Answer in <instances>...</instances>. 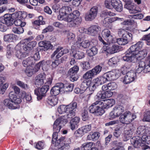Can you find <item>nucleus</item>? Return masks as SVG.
I'll list each match as a JSON object with an SVG mask.
<instances>
[{"label":"nucleus","instance_id":"f257e3e1","mask_svg":"<svg viewBox=\"0 0 150 150\" xmlns=\"http://www.w3.org/2000/svg\"><path fill=\"white\" fill-rule=\"evenodd\" d=\"M143 42L139 41L132 45L126 52L125 55L122 57L124 61L135 63L143 59L146 57L147 51L145 49L141 50Z\"/></svg>","mask_w":150,"mask_h":150},{"label":"nucleus","instance_id":"f03ea898","mask_svg":"<svg viewBox=\"0 0 150 150\" xmlns=\"http://www.w3.org/2000/svg\"><path fill=\"white\" fill-rule=\"evenodd\" d=\"M80 15V13L78 10L74 11L72 13L67 14L66 13L59 10L57 18L59 20L69 23L70 27L78 26L81 24L82 20L81 18L79 17Z\"/></svg>","mask_w":150,"mask_h":150},{"label":"nucleus","instance_id":"7ed1b4c3","mask_svg":"<svg viewBox=\"0 0 150 150\" xmlns=\"http://www.w3.org/2000/svg\"><path fill=\"white\" fill-rule=\"evenodd\" d=\"M35 41L31 42L29 39H26L20 41L16 46L15 48L16 51V57L19 59H22L26 57L28 53L25 52H22V49L25 51H29L35 47L36 44Z\"/></svg>","mask_w":150,"mask_h":150},{"label":"nucleus","instance_id":"20e7f679","mask_svg":"<svg viewBox=\"0 0 150 150\" xmlns=\"http://www.w3.org/2000/svg\"><path fill=\"white\" fill-rule=\"evenodd\" d=\"M120 74V72L118 69H113L104 74L102 76L94 79L93 81L97 85H102L108 81L116 79L119 77Z\"/></svg>","mask_w":150,"mask_h":150},{"label":"nucleus","instance_id":"39448f33","mask_svg":"<svg viewBox=\"0 0 150 150\" xmlns=\"http://www.w3.org/2000/svg\"><path fill=\"white\" fill-rule=\"evenodd\" d=\"M9 99H6L4 100L3 103L4 106L11 110L19 108V104L21 102L20 98L15 95L13 91L9 93Z\"/></svg>","mask_w":150,"mask_h":150},{"label":"nucleus","instance_id":"423d86ee","mask_svg":"<svg viewBox=\"0 0 150 150\" xmlns=\"http://www.w3.org/2000/svg\"><path fill=\"white\" fill-rule=\"evenodd\" d=\"M102 103L100 100L96 101L89 107V111L96 116L102 115L105 112L103 109Z\"/></svg>","mask_w":150,"mask_h":150},{"label":"nucleus","instance_id":"0eeeda50","mask_svg":"<svg viewBox=\"0 0 150 150\" xmlns=\"http://www.w3.org/2000/svg\"><path fill=\"white\" fill-rule=\"evenodd\" d=\"M41 66L43 71H47L48 69V66L46 64L45 62L43 60L36 64L32 70L29 67H27L25 70V73L28 76L30 77L37 72L40 69Z\"/></svg>","mask_w":150,"mask_h":150},{"label":"nucleus","instance_id":"6e6552de","mask_svg":"<svg viewBox=\"0 0 150 150\" xmlns=\"http://www.w3.org/2000/svg\"><path fill=\"white\" fill-rule=\"evenodd\" d=\"M77 40L74 45V47L76 48H87L90 46H93L91 42L88 40L83 41L85 39V36L84 35H79L77 36Z\"/></svg>","mask_w":150,"mask_h":150},{"label":"nucleus","instance_id":"1a4fd4ad","mask_svg":"<svg viewBox=\"0 0 150 150\" xmlns=\"http://www.w3.org/2000/svg\"><path fill=\"white\" fill-rule=\"evenodd\" d=\"M125 111V108L122 105H115L110 113V119H112L120 116Z\"/></svg>","mask_w":150,"mask_h":150},{"label":"nucleus","instance_id":"9d476101","mask_svg":"<svg viewBox=\"0 0 150 150\" xmlns=\"http://www.w3.org/2000/svg\"><path fill=\"white\" fill-rule=\"evenodd\" d=\"M136 118V115L129 111L125 112L120 117V121L123 124H129Z\"/></svg>","mask_w":150,"mask_h":150},{"label":"nucleus","instance_id":"9b49d317","mask_svg":"<svg viewBox=\"0 0 150 150\" xmlns=\"http://www.w3.org/2000/svg\"><path fill=\"white\" fill-rule=\"evenodd\" d=\"M74 109L71 111H68L67 113L68 114L64 115H62L56 120H58V122L59 125L62 126H64L68 122L67 119H71L74 117L75 114V113Z\"/></svg>","mask_w":150,"mask_h":150},{"label":"nucleus","instance_id":"f8f14e48","mask_svg":"<svg viewBox=\"0 0 150 150\" xmlns=\"http://www.w3.org/2000/svg\"><path fill=\"white\" fill-rule=\"evenodd\" d=\"M77 105V103L72 102L67 106L63 105H60L58 108V111L59 114H62L68 111H71L74 109L76 108Z\"/></svg>","mask_w":150,"mask_h":150},{"label":"nucleus","instance_id":"ddd939ff","mask_svg":"<svg viewBox=\"0 0 150 150\" xmlns=\"http://www.w3.org/2000/svg\"><path fill=\"white\" fill-rule=\"evenodd\" d=\"M102 35L109 44L115 42L116 38L109 30L105 29L103 30L102 32Z\"/></svg>","mask_w":150,"mask_h":150},{"label":"nucleus","instance_id":"4468645a","mask_svg":"<svg viewBox=\"0 0 150 150\" xmlns=\"http://www.w3.org/2000/svg\"><path fill=\"white\" fill-rule=\"evenodd\" d=\"M132 144L135 148H139L142 146V149L144 150H146L149 148V146L147 145L142 144L141 138L139 136L134 137L132 138L130 140Z\"/></svg>","mask_w":150,"mask_h":150},{"label":"nucleus","instance_id":"2eb2a0df","mask_svg":"<svg viewBox=\"0 0 150 150\" xmlns=\"http://www.w3.org/2000/svg\"><path fill=\"white\" fill-rule=\"evenodd\" d=\"M49 87L48 85H44L42 86L40 89L36 88L34 91L35 94L37 96V99L39 100L42 99L44 96Z\"/></svg>","mask_w":150,"mask_h":150},{"label":"nucleus","instance_id":"dca6fc26","mask_svg":"<svg viewBox=\"0 0 150 150\" xmlns=\"http://www.w3.org/2000/svg\"><path fill=\"white\" fill-rule=\"evenodd\" d=\"M64 84L62 83H58L51 90L50 93L54 96L58 95L60 93H64Z\"/></svg>","mask_w":150,"mask_h":150},{"label":"nucleus","instance_id":"f3484780","mask_svg":"<svg viewBox=\"0 0 150 150\" xmlns=\"http://www.w3.org/2000/svg\"><path fill=\"white\" fill-rule=\"evenodd\" d=\"M79 70V67L77 66H74L69 69L67 75L70 76L71 81L73 82L76 81L78 79V77L76 73Z\"/></svg>","mask_w":150,"mask_h":150},{"label":"nucleus","instance_id":"a211bd4d","mask_svg":"<svg viewBox=\"0 0 150 150\" xmlns=\"http://www.w3.org/2000/svg\"><path fill=\"white\" fill-rule=\"evenodd\" d=\"M62 126L59 125L58 122V120H56L54 122L53 125V129L54 133L52 135V143L53 144L55 141L58 139L57 133L59 132Z\"/></svg>","mask_w":150,"mask_h":150},{"label":"nucleus","instance_id":"6ab92c4d","mask_svg":"<svg viewBox=\"0 0 150 150\" xmlns=\"http://www.w3.org/2000/svg\"><path fill=\"white\" fill-rule=\"evenodd\" d=\"M136 78V73L133 71H131L127 73L124 77L123 82L125 84H127L133 81Z\"/></svg>","mask_w":150,"mask_h":150},{"label":"nucleus","instance_id":"aec40b11","mask_svg":"<svg viewBox=\"0 0 150 150\" xmlns=\"http://www.w3.org/2000/svg\"><path fill=\"white\" fill-rule=\"evenodd\" d=\"M144 73H146L150 71V68L144 61H142L139 62L138 67L136 69V72L137 73H139L142 71Z\"/></svg>","mask_w":150,"mask_h":150},{"label":"nucleus","instance_id":"412c9836","mask_svg":"<svg viewBox=\"0 0 150 150\" xmlns=\"http://www.w3.org/2000/svg\"><path fill=\"white\" fill-rule=\"evenodd\" d=\"M119 46L117 45H114L111 48H110L108 45H104L102 48V52L103 53L112 54L118 52Z\"/></svg>","mask_w":150,"mask_h":150},{"label":"nucleus","instance_id":"4be33fe9","mask_svg":"<svg viewBox=\"0 0 150 150\" xmlns=\"http://www.w3.org/2000/svg\"><path fill=\"white\" fill-rule=\"evenodd\" d=\"M100 27L97 25L90 26L88 28V34L93 36H95L100 32Z\"/></svg>","mask_w":150,"mask_h":150},{"label":"nucleus","instance_id":"5701e85b","mask_svg":"<svg viewBox=\"0 0 150 150\" xmlns=\"http://www.w3.org/2000/svg\"><path fill=\"white\" fill-rule=\"evenodd\" d=\"M45 75L44 74H41L37 75L35 77V84L36 86L38 87L42 85L45 79Z\"/></svg>","mask_w":150,"mask_h":150},{"label":"nucleus","instance_id":"b1692460","mask_svg":"<svg viewBox=\"0 0 150 150\" xmlns=\"http://www.w3.org/2000/svg\"><path fill=\"white\" fill-rule=\"evenodd\" d=\"M102 103V105L103 108H108L112 106L115 103V100L113 99L100 100Z\"/></svg>","mask_w":150,"mask_h":150},{"label":"nucleus","instance_id":"393cba45","mask_svg":"<svg viewBox=\"0 0 150 150\" xmlns=\"http://www.w3.org/2000/svg\"><path fill=\"white\" fill-rule=\"evenodd\" d=\"M123 19L119 18L117 17H115L112 18L107 17L105 18L103 21V23L105 26H108L110 23L116 21H122Z\"/></svg>","mask_w":150,"mask_h":150},{"label":"nucleus","instance_id":"a878e982","mask_svg":"<svg viewBox=\"0 0 150 150\" xmlns=\"http://www.w3.org/2000/svg\"><path fill=\"white\" fill-rule=\"evenodd\" d=\"M80 120V118L77 117H76L71 120L69 123V127L72 130H74L77 127Z\"/></svg>","mask_w":150,"mask_h":150},{"label":"nucleus","instance_id":"bb28decb","mask_svg":"<svg viewBox=\"0 0 150 150\" xmlns=\"http://www.w3.org/2000/svg\"><path fill=\"white\" fill-rule=\"evenodd\" d=\"M131 63L130 62L126 63L121 67L120 71H120V73H121V72L123 74H127L128 72V71L131 69Z\"/></svg>","mask_w":150,"mask_h":150},{"label":"nucleus","instance_id":"cd10ccee","mask_svg":"<svg viewBox=\"0 0 150 150\" xmlns=\"http://www.w3.org/2000/svg\"><path fill=\"white\" fill-rule=\"evenodd\" d=\"M72 55L73 57L77 59H81L84 57V53L80 51H72Z\"/></svg>","mask_w":150,"mask_h":150},{"label":"nucleus","instance_id":"c85d7f7f","mask_svg":"<svg viewBox=\"0 0 150 150\" xmlns=\"http://www.w3.org/2000/svg\"><path fill=\"white\" fill-rule=\"evenodd\" d=\"M47 103L52 106H54L56 105L58 103V98L54 96H49L47 100Z\"/></svg>","mask_w":150,"mask_h":150},{"label":"nucleus","instance_id":"c756f323","mask_svg":"<svg viewBox=\"0 0 150 150\" xmlns=\"http://www.w3.org/2000/svg\"><path fill=\"white\" fill-rule=\"evenodd\" d=\"M100 136V133L98 132H91L88 135L87 139L89 140H92L93 141L97 140Z\"/></svg>","mask_w":150,"mask_h":150},{"label":"nucleus","instance_id":"7c9ffc66","mask_svg":"<svg viewBox=\"0 0 150 150\" xmlns=\"http://www.w3.org/2000/svg\"><path fill=\"white\" fill-rule=\"evenodd\" d=\"M16 36L13 34L6 35L4 36V40L5 42H13L16 40Z\"/></svg>","mask_w":150,"mask_h":150},{"label":"nucleus","instance_id":"2f4dec72","mask_svg":"<svg viewBox=\"0 0 150 150\" xmlns=\"http://www.w3.org/2000/svg\"><path fill=\"white\" fill-rule=\"evenodd\" d=\"M120 33L122 34V37H125L126 39H127V40H131L132 39V34L127 31L125 30H120L118 31V34H119Z\"/></svg>","mask_w":150,"mask_h":150},{"label":"nucleus","instance_id":"473e14b6","mask_svg":"<svg viewBox=\"0 0 150 150\" xmlns=\"http://www.w3.org/2000/svg\"><path fill=\"white\" fill-rule=\"evenodd\" d=\"M148 132L145 126H141L139 127L137 130L136 134L138 135H142L146 134Z\"/></svg>","mask_w":150,"mask_h":150},{"label":"nucleus","instance_id":"72a5a7b5","mask_svg":"<svg viewBox=\"0 0 150 150\" xmlns=\"http://www.w3.org/2000/svg\"><path fill=\"white\" fill-rule=\"evenodd\" d=\"M117 0L115 2L113 8L117 11L121 12L122 10V5L120 0Z\"/></svg>","mask_w":150,"mask_h":150},{"label":"nucleus","instance_id":"f704fd0d","mask_svg":"<svg viewBox=\"0 0 150 150\" xmlns=\"http://www.w3.org/2000/svg\"><path fill=\"white\" fill-rule=\"evenodd\" d=\"M12 18L11 15L9 14H6L4 15V21L6 24L11 25L12 24Z\"/></svg>","mask_w":150,"mask_h":150},{"label":"nucleus","instance_id":"c9c22d12","mask_svg":"<svg viewBox=\"0 0 150 150\" xmlns=\"http://www.w3.org/2000/svg\"><path fill=\"white\" fill-rule=\"evenodd\" d=\"M93 144V142H91L83 143L81 146V150H90Z\"/></svg>","mask_w":150,"mask_h":150},{"label":"nucleus","instance_id":"e433bc0d","mask_svg":"<svg viewBox=\"0 0 150 150\" xmlns=\"http://www.w3.org/2000/svg\"><path fill=\"white\" fill-rule=\"evenodd\" d=\"M95 75L92 70L88 71L83 75V77L86 79H92Z\"/></svg>","mask_w":150,"mask_h":150},{"label":"nucleus","instance_id":"4c0bfd02","mask_svg":"<svg viewBox=\"0 0 150 150\" xmlns=\"http://www.w3.org/2000/svg\"><path fill=\"white\" fill-rule=\"evenodd\" d=\"M106 98H107L105 92L102 93L101 91H99L97 93L95 99L100 100H101V99H104Z\"/></svg>","mask_w":150,"mask_h":150},{"label":"nucleus","instance_id":"58836bf2","mask_svg":"<svg viewBox=\"0 0 150 150\" xmlns=\"http://www.w3.org/2000/svg\"><path fill=\"white\" fill-rule=\"evenodd\" d=\"M115 0H106L105 1V4L106 8L112 9L113 7V5L115 3Z\"/></svg>","mask_w":150,"mask_h":150},{"label":"nucleus","instance_id":"ea45409f","mask_svg":"<svg viewBox=\"0 0 150 150\" xmlns=\"http://www.w3.org/2000/svg\"><path fill=\"white\" fill-rule=\"evenodd\" d=\"M141 138L142 140V144H150V136H147L146 135H143Z\"/></svg>","mask_w":150,"mask_h":150},{"label":"nucleus","instance_id":"a19ab883","mask_svg":"<svg viewBox=\"0 0 150 150\" xmlns=\"http://www.w3.org/2000/svg\"><path fill=\"white\" fill-rule=\"evenodd\" d=\"M96 17L95 15L88 12L86 13L84 18L86 21H91L94 19Z\"/></svg>","mask_w":150,"mask_h":150},{"label":"nucleus","instance_id":"79ce46f5","mask_svg":"<svg viewBox=\"0 0 150 150\" xmlns=\"http://www.w3.org/2000/svg\"><path fill=\"white\" fill-rule=\"evenodd\" d=\"M118 62L117 57H114L110 59L108 62V64L110 66H114Z\"/></svg>","mask_w":150,"mask_h":150},{"label":"nucleus","instance_id":"37998d69","mask_svg":"<svg viewBox=\"0 0 150 150\" xmlns=\"http://www.w3.org/2000/svg\"><path fill=\"white\" fill-rule=\"evenodd\" d=\"M13 48L11 45H9L7 47L6 56L8 58H10L13 53Z\"/></svg>","mask_w":150,"mask_h":150},{"label":"nucleus","instance_id":"c03bdc74","mask_svg":"<svg viewBox=\"0 0 150 150\" xmlns=\"http://www.w3.org/2000/svg\"><path fill=\"white\" fill-rule=\"evenodd\" d=\"M60 47H59L56 49V50L52 54L51 56L52 58L54 57L56 55V57L57 59H58L62 56V54H61V53H60Z\"/></svg>","mask_w":150,"mask_h":150},{"label":"nucleus","instance_id":"a18cd8bd","mask_svg":"<svg viewBox=\"0 0 150 150\" xmlns=\"http://www.w3.org/2000/svg\"><path fill=\"white\" fill-rule=\"evenodd\" d=\"M117 43L120 45H125L128 43V41L127 39L124 38H118L117 39H116V41Z\"/></svg>","mask_w":150,"mask_h":150},{"label":"nucleus","instance_id":"49530a36","mask_svg":"<svg viewBox=\"0 0 150 150\" xmlns=\"http://www.w3.org/2000/svg\"><path fill=\"white\" fill-rule=\"evenodd\" d=\"M88 88L89 91L91 92H93L96 88V84L95 82L93 81H88Z\"/></svg>","mask_w":150,"mask_h":150},{"label":"nucleus","instance_id":"de8ad7c7","mask_svg":"<svg viewBox=\"0 0 150 150\" xmlns=\"http://www.w3.org/2000/svg\"><path fill=\"white\" fill-rule=\"evenodd\" d=\"M125 2V4L124 6V8L127 9L129 11L131 8L134 5L131 0H123Z\"/></svg>","mask_w":150,"mask_h":150},{"label":"nucleus","instance_id":"09e8293b","mask_svg":"<svg viewBox=\"0 0 150 150\" xmlns=\"http://www.w3.org/2000/svg\"><path fill=\"white\" fill-rule=\"evenodd\" d=\"M125 2V4L124 6V8L127 9L129 11L131 8L134 5L131 0H123Z\"/></svg>","mask_w":150,"mask_h":150},{"label":"nucleus","instance_id":"8fccbe9b","mask_svg":"<svg viewBox=\"0 0 150 150\" xmlns=\"http://www.w3.org/2000/svg\"><path fill=\"white\" fill-rule=\"evenodd\" d=\"M12 31L15 33L20 34L23 33L24 31L23 28L21 27L18 28H13Z\"/></svg>","mask_w":150,"mask_h":150},{"label":"nucleus","instance_id":"3c124183","mask_svg":"<svg viewBox=\"0 0 150 150\" xmlns=\"http://www.w3.org/2000/svg\"><path fill=\"white\" fill-rule=\"evenodd\" d=\"M74 87L73 84L68 83L65 85V86H64V93L65 92L71 91H72Z\"/></svg>","mask_w":150,"mask_h":150},{"label":"nucleus","instance_id":"603ef678","mask_svg":"<svg viewBox=\"0 0 150 150\" xmlns=\"http://www.w3.org/2000/svg\"><path fill=\"white\" fill-rule=\"evenodd\" d=\"M141 9L138 7L133 5L129 11L130 13H136L141 11Z\"/></svg>","mask_w":150,"mask_h":150},{"label":"nucleus","instance_id":"864d4df0","mask_svg":"<svg viewBox=\"0 0 150 150\" xmlns=\"http://www.w3.org/2000/svg\"><path fill=\"white\" fill-rule=\"evenodd\" d=\"M34 28L36 29H38L39 26L40 25H43L45 24V21H42L40 22L37 20H36L33 23Z\"/></svg>","mask_w":150,"mask_h":150},{"label":"nucleus","instance_id":"5fc2aeb1","mask_svg":"<svg viewBox=\"0 0 150 150\" xmlns=\"http://www.w3.org/2000/svg\"><path fill=\"white\" fill-rule=\"evenodd\" d=\"M65 138L64 137H60L58 138L54 142L55 143V146L59 147L60 146L63 144V141L64 140Z\"/></svg>","mask_w":150,"mask_h":150},{"label":"nucleus","instance_id":"6e6d98bb","mask_svg":"<svg viewBox=\"0 0 150 150\" xmlns=\"http://www.w3.org/2000/svg\"><path fill=\"white\" fill-rule=\"evenodd\" d=\"M81 66L84 70H86L91 68L90 64L89 62L84 61L81 63Z\"/></svg>","mask_w":150,"mask_h":150},{"label":"nucleus","instance_id":"4d7b16f0","mask_svg":"<svg viewBox=\"0 0 150 150\" xmlns=\"http://www.w3.org/2000/svg\"><path fill=\"white\" fill-rule=\"evenodd\" d=\"M16 83L18 86L24 89L27 90L29 88L28 86L22 81H17Z\"/></svg>","mask_w":150,"mask_h":150},{"label":"nucleus","instance_id":"13d9d810","mask_svg":"<svg viewBox=\"0 0 150 150\" xmlns=\"http://www.w3.org/2000/svg\"><path fill=\"white\" fill-rule=\"evenodd\" d=\"M53 46L51 45L50 42L49 41H45V44L43 48H42L41 49L44 51H46L49 49H52Z\"/></svg>","mask_w":150,"mask_h":150},{"label":"nucleus","instance_id":"bf43d9fd","mask_svg":"<svg viewBox=\"0 0 150 150\" xmlns=\"http://www.w3.org/2000/svg\"><path fill=\"white\" fill-rule=\"evenodd\" d=\"M14 24L16 26H20V27H22L25 25L26 23L25 22L22 21L20 18H19L15 20Z\"/></svg>","mask_w":150,"mask_h":150},{"label":"nucleus","instance_id":"052dcab7","mask_svg":"<svg viewBox=\"0 0 150 150\" xmlns=\"http://www.w3.org/2000/svg\"><path fill=\"white\" fill-rule=\"evenodd\" d=\"M143 120L144 121L150 122V110L144 112Z\"/></svg>","mask_w":150,"mask_h":150},{"label":"nucleus","instance_id":"680f3d73","mask_svg":"<svg viewBox=\"0 0 150 150\" xmlns=\"http://www.w3.org/2000/svg\"><path fill=\"white\" fill-rule=\"evenodd\" d=\"M98 12V8L96 6H94L91 8L88 12L97 16Z\"/></svg>","mask_w":150,"mask_h":150},{"label":"nucleus","instance_id":"e2e57ef3","mask_svg":"<svg viewBox=\"0 0 150 150\" xmlns=\"http://www.w3.org/2000/svg\"><path fill=\"white\" fill-rule=\"evenodd\" d=\"M88 81H84L81 85L80 88L83 93L88 88Z\"/></svg>","mask_w":150,"mask_h":150},{"label":"nucleus","instance_id":"0e129e2a","mask_svg":"<svg viewBox=\"0 0 150 150\" xmlns=\"http://www.w3.org/2000/svg\"><path fill=\"white\" fill-rule=\"evenodd\" d=\"M45 147L44 142L41 141L37 143L35 146V148L38 149H43Z\"/></svg>","mask_w":150,"mask_h":150},{"label":"nucleus","instance_id":"69168bd1","mask_svg":"<svg viewBox=\"0 0 150 150\" xmlns=\"http://www.w3.org/2000/svg\"><path fill=\"white\" fill-rule=\"evenodd\" d=\"M61 11H62L64 13H66L67 14L69 13L71 11V8L68 6H66L63 7L60 9Z\"/></svg>","mask_w":150,"mask_h":150},{"label":"nucleus","instance_id":"338daca9","mask_svg":"<svg viewBox=\"0 0 150 150\" xmlns=\"http://www.w3.org/2000/svg\"><path fill=\"white\" fill-rule=\"evenodd\" d=\"M102 69V67L100 65H98L95 67L92 70L95 75H97L101 71Z\"/></svg>","mask_w":150,"mask_h":150},{"label":"nucleus","instance_id":"774afa93","mask_svg":"<svg viewBox=\"0 0 150 150\" xmlns=\"http://www.w3.org/2000/svg\"><path fill=\"white\" fill-rule=\"evenodd\" d=\"M70 148V146L67 144H65L64 143L60 146L57 147L58 150H68Z\"/></svg>","mask_w":150,"mask_h":150}]
</instances>
